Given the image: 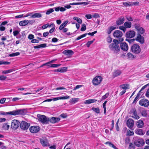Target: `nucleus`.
Returning <instances> with one entry per match:
<instances>
[{
	"mask_svg": "<svg viewBox=\"0 0 149 149\" xmlns=\"http://www.w3.org/2000/svg\"><path fill=\"white\" fill-rule=\"evenodd\" d=\"M26 113V110L24 109H19L16 110L5 112L0 111V114L1 115H10L13 116L24 115Z\"/></svg>",
	"mask_w": 149,
	"mask_h": 149,
	"instance_id": "nucleus-1",
	"label": "nucleus"
},
{
	"mask_svg": "<svg viewBox=\"0 0 149 149\" xmlns=\"http://www.w3.org/2000/svg\"><path fill=\"white\" fill-rule=\"evenodd\" d=\"M118 40L114 39L113 40V43L111 44L109 46V47L110 49L113 51L115 53H117L120 50L119 46L117 43Z\"/></svg>",
	"mask_w": 149,
	"mask_h": 149,
	"instance_id": "nucleus-2",
	"label": "nucleus"
},
{
	"mask_svg": "<svg viewBox=\"0 0 149 149\" xmlns=\"http://www.w3.org/2000/svg\"><path fill=\"white\" fill-rule=\"evenodd\" d=\"M38 120L43 124H47L49 120V118H47L46 116L40 114L37 115Z\"/></svg>",
	"mask_w": 149,
	"mask_h": 149,
	"instance_id": "nucleus-3",
	"label": "nucleus"
},
{
	"mask_svg": "<svg viewBox=\"0 0 149 149\" xmlns=\"http://www.w3.org/2000/svg\"><path fill=\"white\" fill-rule=\"evenodd\" d=\"M113 35L114 38L119 39V41L122 42L124 40L123 38H121L123 35V33L120 30H116L113 32Z\"/></svg>",
	"mask_w": 149,
	"mask_h": 149,
	"instance_id": "nucleus-4",
	"label": "nucleus"
},
{
	"mask_svg": "<svg viewBox=\"0 0 149 149\" xmlns=\"http://www.w3.org/2000/svg\"><path fill=\"white\" fill-rule=\"evenodd\" d=\"M134 139L135 140L134 141V143L137 146H141L144 145L145 142L142 139L136 137Z\"/></svg>",
	"mask_w": 149,
	"mask_h": 149,
	"instance_id": "nucleus-5",
	"label": "nucleus"
},
{
	"mask_svg": "<svg viewBox=\"0 0 149 149\" xmlns=\"http://www.w3.org/2000/svg\"><path fill=\"white\" fill-rule=\"evenodd\" d=\"M102 80V78L101 76H97L93 79L92 83L94 86H97L100 84Z\"/></svg>",
	"mask_w": 149,
	"mask_h": 149,
	"instance_id": "nucleus-6",
	"label": "nucleus"
},
{
	"mask_svg": "<svg viewBox=\"0 0 149 149\" xmlns=\"http://www.w3.org/2000/svg\"><path fill=\"white\" fill-rule=\"evenodd\" d=\"M131 50L135 54H139L141 51L140 47L136 44L133 45L131 47Z\"/></svg>",
	"mask_w": 149,
	"mask_h": 149,
	"instance_id": "nucleus-7",
	"label": "nucleus"
},
{
	"mask_svg": "<svg viewBox=\"0 0 149 149\" xmlns=\"http://www.w3.org/2000/svg\"><path fill=\"white\" fill-rule=\"evenodd\" d=\"M19 125L20 123L19 121L15 119L12 121L11 127L12 129L16 130L18 128Z\"/></svg>",
	"mask_w": 149,
	"mask_h": 149,
	"instance_id": "nucleus-8",
	"label": "nucleus"
},
{
	"mask_svg": "<svg viewBox=\"0 0 149 149\" xmlns=\"http://www.w3.org/2000/svg\"><path fill=\"white\" fill-rule=\"evenodd\" d=\"M30 126V124L24 121H22L20 123V127L21 128L24 130H27Z\"/></svg>",
	"mask_w": 149,
	"mask_h": 149,
	"instance_id": "nucleus-9",
	"label": "nucleus"
},
{
	"mask_svg": "<svg viewBox=\"0 0 149 149\" xmlns=\"http://www.w3.org/2000/svg\"><path fill=\"white\" fill-rule=\"evenodd\" d=\"M139 104L141 106L145 107H148L149 105L148 100L146 99H143L140 100L139 102Z\"/></svg>",
	"mask_w": 149,
	"mask_h": 149,
	"instance_id": "nucleus-10",
	"label": "nucleus"
},
{
	"mask_svg": "<svg viewBox=\"0 0 149 149\" xmlns=\"http://www.w3.org/2000/svg\"><path fill=\"white\" fill-rule=\"evenodd\" d=\"M29 130L31 132L35 133L38 132L40 130V128L38 126H31Z\"/></svg>",
	"mask_w": 149,
	"mask_h": 149,
	"instance_id": "nucleus-11",
	"label": "nucleus"
},
{
	"mask_svg": "<svg viewBox=\"0 0 149 149\" xmlns=\"http://www.w3.org/2000/svg\"><path fill=\"white\" fill-rule=\"evenodd\" d=\"M135 28L136 29L138 33L140 34H143L145 32V30L143 28L141 27L140 25L138 24H135L134 25Z\"/></svg>",
	"mask_w": 149,
	"mask_h": 149,
	"instance_id": "nucleus-12",
	"label": "nucleus"
},
{
	"mask_svg": "<svg viewBox=\"0 0 149 149\" xmlns=\"http://www.w3.org/2000/svg\"><path fill=\"white\" fill-rule=\"evenodd\" d=\"M40 141L42 145L43 146H49V143L46 137H43L40 140Z\"/></svg>",
	"mask_w": 149,
	"mask_h": 149,
	"instance_id": "nucleus-13",
	"label": "nucleus"
},
{
	"mask_svg": "<svg viewBox=\"0 0 149 149\" xmlns=\"http://www.w3.org/2000/svg\"><path fill=\"white\" fill-rule=\"evenodd\" d=\"M135 35V32L133 30H131L127 32L126 33L125 36L127 38H132Z\"/></svg>",
	"mask_w": 149,
	"mask_h": 149,
	"instance_id": "nucleus-14",
	"label": "nucleus"
},
{
	"mask_svg": "<svg viewBox=\"0 0 149 149\" xmlns=\"http://www.w3.org/2000/svg\"><path fill=\"white\" fill-rule=\"evenodd\" d=\"M127 127L130 129H131L134 126V122L133 120L131 119H129L127 122Z\"/></svg>",
	"mask_w": 149,
	"mask_h": 149,
	"instance_id": "nucleus-15",
	"label": "nucleus"
},
{
	"mask_svg": "<svg viewBox=\"0 0 149 149\" xmlns=\"http://www.w3.org/2000/svg\"><path fill=\"white\" fill-rule=\"evenodd\" d=\"M60 120V118L58 117H52L49 118V121L52 123H58Z\"/></svg>",
	"mask_w": 149,
	"mask_h": 149,
	"instance_id": "nucleus-16",
	"label": "nucleus"
},
{
	"mask_svg": "<svg viewBox=\"0 0 149 149\" xmlns=\"http://www.w3.org/2000/svg\"><path fill=\"white\" fill-rule=\"evenodd\" d=\"M136 40L141 44H143L144 42V38L142 37L139 33L138 34Z\"/></svg>",
	"mask_w": 149,
	"mask_h": 149,
	"instance_id": "nucleus-17",
	"label": "nucleus"
},
{
	"mask_svg": "<svg viewBox=\"0 0 149 149\" xmlns=\"http://www.w3.org/2000/svg\"><path fill=\"white\" fill-rule=\"evenodd\" d=\"M121 49L123 51H127L128 50V47L126 42H123L120 44Z\"/></svg>",
	"mask_w": 149,
	"mask_h": 149,
	"instance_id": "nucleus-18",
	"label": "nucleus"
},
{
	"mask_svg": "<svg viewBox=\"0 0 149 149\" xmlns=\"http://www.w3.org/2000/svg\"><path fill=\"white\" fill-rule=\"evenodd\" d=\"M69 96L67 95L65 96L56 97L52 99V101H56L59 100H65L69 98Z\"/></svg>",
	"mask_w": 149,
	"mask_h": 149,
	"instance_id": "nucleus-19",
	"label": "nucleus"
},
{
	"mask_svg": "<svg viewBox=\"0 0 149 149\" xmlns=\"http://www.w3.org/2000/svg\"><path fill=\"white\" fill-rule=\"evenodd\" d=\"M125 18L124 17H120L116 21V23L117 25H120L122 24L124 22Z\"/></svg>",
	"mask_w": 149,
	"mask_h": 149,
	"instance_id": "nucleus-20",
	"label": "nucleus"
},
{
	"mask_svg": "<svg viewBox=\"0 0 149 149\" xmlns=\"http://www.w3.org/2000/svg\"><path fill=\"white\" fill-rule=\"evenodd\" d=\"M122 72L120 70H116L114 71L113 74V77L114 78L120 76Z\"/></svg>",
	"mask_w": 149,
	"mask_h": 149,
	"instance_id": "nucleus-21",
	"label": "nucleus"
},
{
	"mask_svg": "<svg viewBox=\"0 0 149 149\" xmlns=\"http://www.w3.org/2000/svg\"><path fill=\"white\" fill-rule=\"evenodd\" d=\"M63 53L66 55H72L74 52L71 50L67 49L63 51Z\"/></svg>",
	"mask_w": 149,
	"mask_h": 149,
	"instance_id": "nucleus-22",
	"label": "nucleus"
},
{
	"mask_svg": "<svg viewBox=\"0 0 149 149\" xmlns=\"http://www.w3.org/2000/svg\"><path fill=\"white\" fill-rule=\"evenodd\" d=\"M42 15L40 13H36L33 14L32 16H31L30 18H39L41 17Z\"/></svg>",
	"mask_w": 149,
	"mask_h": 149,
	"instance_id": "nucleus-23",
	"label": "nucleus"
},
{
	"mask_svg": "<svg viewBox=\"0 0 149 149\" xmlns=\"http://www.w3.org/2000/svg\"><path fill=\"white\" fill-rule=\"evenodd\" d=\"M29 23V21L28 20H24L22 21L19 22V25L21 26H25L27 25Z\"/></svg>",
	"mask_w": 149,
	"mask_h": 149,
	"instance_id": "nucleus-24",
	"label": "nucleus"
},
{
	"mask_svg": "<svg viewBox=\"0 0 149 149\" xmlns=\"http://www.w3.org/2000/svg\"><path fill=\"white\" fill-rule=\"evenodd\" d=\"M137 126L138 127L142 128L143 126V122L141 120H139L136 123Z\"/></svg>",
	"mask_w": 149,
	"mask_h": 149,
	"instance_id": "nucleus-25",
	"label": "nucleus"
},
{
	"mask_svg": "<svg viewBox=\"0 0 149 149\" xmlns=\"http://www.w3.org/2000/svg\"><path fill=\"white\" fill-rule=\"evenodd\" d=\"M69 21L68 20L65 21L60 26L59 29L60 30H61L66 26L67 24L68 23Z\"/></svg>",
	"mask_w": 149,
	"mask_h": 149,
	"instance_id": "nucleus-26",
	"label": "nucleus"
},
{
	"mask_svg": "<svg viewBox=\"0 0 149 149\" xmlns=\"http://www.w3.org/2000/svg\"><path fill=\"white\" fill-rule=\"evenodd\" d=\"M135 133L136 134L140 135H143L144 134V133L143 132L141 129H138L136 130Z\"/></svg>",
	"mask_w": 149,
	"mask_h": 149,
	"instance_id": "nucleus-27",
	"label": "nucleus"
},
{
	"mask_svg": "<svg viewBox=\"0 0 149 149\" xmlns=\"http://www.w3.org/2000/svg\"><path fill=\"white\" fill-rule=\"evenodd\" d=\"M55 26V25L54 23H52L50 24H49L47 23L43 25L42 26V29H45L47 27H51L52 26L54 27Z\"/></svg>",
	"mask_w": 149,
	"mask_h": 149,
	"instance_id": "nucleus-28",
	"label": "nucleus"
},
{
	"mask_svg": "<svg viewBox=\"0 0 149 149\" xmlns=\"http://www.w3.org/2000/svg\"><path fill=\"white\" fill-rule=\"evenodd\" d=\"M97 100L95 99H89L85 101L84 103L87 104H89L91 103L95 102Z\"/></svg>",
	"mask_w": 149,
	"mask_h": 149,
	"instance_id": "nucleus-29",
	"label": "nucleus"
},
{
	"mask_svg": "<svg viewBox=\"0 0 149 149\" xmlns=\"http://www.w3.org/2000/svg\"><path fill=\"white\" fill-rule=\"evenodd\" d=\"M47 47V44L45 43L42 44L37 46H34L33 48L34 49L44 48Z\"/></svg>",
	"mask_w": 149,
	"mask_h": 149,
	"instance_id": "nucleus-30",
	"label": "nucleus"
},
{
	"mask_svg": "<svg viewBox=\"0 0 149 149\" xmlns=\"http://www.w3.org/2000/svg\"><path fill=\"white\" fill-rule=\"evenodd\" d=\"M132 115V117L136 119H138L140 118V117L137 115L136 111L135 110H133Z\"/></svg>",
	"mask_w": 149,
	"mask_h": 149,
	"instance_id": "nucleus-31",
	"label": "nucleus"
},
{
	"mask_svg": "<svg viewBox=\"0 0 149 149\" xmlns=\"http://www.w3.org/2000/svg\"><path fill=\"white\" fill-rule=\"evenodd\" d=\"M116 27L111 26L108 29L107 31V33L108 34H110L111 31L113 30L116 29Z\"/></svg>",
	"mask_w": 149,
	"mask_h": 149,
	"instance_id": "nucleus-32",
	"label": "nucleus"
},
{
	"mask_svg": "<svg viewBox=\"0 0 149 149\" xmlns=\"http://www.w3.org/2000/svg\"><path fill=\"white\" fill-rule=\"evenodd\" d=\"M124 25L126 28H130L132 26V23L130 22H126L124 23Z\"/></svg>",
	"mask_w": 149,
	"mask_h": 149,
	"instance_id": "nucleus-33",
	"label": "nucleus"
},
{
	"mask_svg": "<svg viewBox=\"0 0 149 149\" xmlns=\"http://www.w3.org/2000/svg\"><path fill=\"white\" fill-rule=\"evenodd\" d=\"M79 100V98H72L70 100V102L72 104H74L78 102Z\"/></svg>",
	"mask_w": 149,
	"mask_h": 149,
	"instance_id": "nucleus-34",
	"label": "nucleus"
},
{
	"mask_svg": "<svg viewBox=\"0 0 149 149\" xmlns=\"http://www.w3.org/2000/svg\"><path fill=\"white\" fill-rule=\"evenodd\" d=\"M126 56L130 60H132L134 58V55L130 52L127 53Z\"/></svg>",
	"mask_w": 149,
	"mask_h": 149,
	"instance_id": "nucleus-35",
	"label": "nucleus"
},
{
	"mask_svg": "<svg viewBox=\"0 0 149 149\" xmlns=\"http://www.w3.org/2000/svg\"><path fill=\"white\" fill-rule=\"evenodd\" d=\"M123 4L126 7L132 6V2L129 1L124 2L123 3Z\"/></svg>",
	"mask_w": 149,
	"mask_h": 149,
	"instance_id": "nucleus-36",
	"label": "nucleus"
},
{
	"mask_svg": "<svg viewBox=\"0 0 149 149\" xmlns=\"http://www.w3.org/2000/svg\"><path fill=\"white\" fill-rule=\"evenodd\" d=\"M14 71L13 69H9L3 71L2 73L3 74H7L12 72Z\"/></svg>",
	"mask_w": 149,
	"mask_h": 149,
	"instance_id": "nucleus-37",
	"label": "nucleus"
},
{
	"mask_svg": "<svg viewBox=\"0 0 149 149\" xmlns=\"http://www.w3.org/2000/svg\"><path fill=\"white\" fill-rule=\"evenodd\" d=\"M73 19L76 20L77 22L79 24H81L82 23V20L79 17H74Z\"/></svg>",
	"mask_w": 149,
	"mask_h": 149,
	"instance_id": "nucleus-38",
	"label": "nucleus"
},
{
	"mask_svg": "<svg viewBox=\"0 0 149 149\" xmlns=\"http://www.w3.org/2000/svg\"><path fill=\"white\" fill-rule=\"evenodd\" d=\"M92 110L97 113H100V110L98 108H95L93 107L92 108Z\"/></svg>",
	"mask_w": 149,
	"mask_h": 149,
	"instance_id": "nucleus-39",
	"label": "nucleus"
},
{
	"mask_svg": "<svg viewBox=\"0 0 149 149\" xmlns=\"http://www.w3.org/2000/svg\"><path fill=\"white\" fill-rule=\"evenodd\" d=\"M20 54V53L19 52H17L14 53H12L10 54L9 55V56L10 57H14L19 55Z\"/></svg>",
	"mask_w": 149,
	"mask_h": 149,
	"instance_id": "nucleus-40",
	"label": "nucleus"
},
{
	"mask_svg": "<svg viewBox=\"0 0 149 149\" xmlns=\"http://www.w3.org/2000/svg\"><path fill=\"white\" fill-rule=\"evenodd\" d=\"M142 116L143 117H146L147 115L146 111L145 109H143L141 112Z\"/></svg>",
	"mask_w": 149,
	"mask_h": 149,
	"instance_id": "nucleus-41",
	"label": "nucleus"
},
{
	"mask_svg": "<svg viewBox=\"0 0 149 149\" xmlns=\"http://www.w3.org/2000/svg\"><path fill=\"white\" fill-rule=\"evenodd\" d=\"M54 10L53 8H50L46 12V15H49L51 13L53 12Z\"/></svg>",
	"mask_w": 149,
	"mask_h": 149,
	"instance_id": "nucleus-42",
	"label": "nucleus"
},
{
	"mask_svg": "<svg viewBox=\"0 0 149 149\" xmlns=\"http://www.w3.org/2000/svg\"><path fill=\"white\" fill-rule=\"evenodd\" d=\"M19 31H17V30L15 31H13V33L14 36H16V38H20V37L19 36V37H18V36H17L19 34Z\"/></svg>",
	"mask_w": 149,
	"mask_h": 149,
	"instance_id": "nucleus-43",
	"label": "nucleus"
},
{
	"mask_svg": "<svg viewBox=\"0 0 149 149\" xmlns=\"http://www.w3.org/2000/svg\"><path fill=\"white\" fill-rule=\"evenodd\" d=\"M119 86L121 88L125 90L127 88L128 86L127 84H123L120 85Z\"/></svg>",
	"mask_w": 149,
	"mask_h": 149,
	"instance_id": "nucleus-44",
	"label": "nucleus"
},
{
	"mask_svg": "<svg viewBox=\"0 0 149 149\" xmlns=\"http://www.w3.org/2000/svg\"><path fill=\"white\" fill-rule=\"evenodd\" d=\"M127 135L128 136H131L134 134L133 131H130V130H127Z\"/></svg>",
	"mask_w": 149,
	"mask_h": 149,
	"instance_id": "nucleus-45",
	"label": "nucleus"
},
{
	"mask_svg": "<svg viewBox=\"0 0 149 149\" xmlns=\"http://www.w3.org/2000/svg\"><path fill=\"white\" fill-rule=\"evenodd\" d=\"M87 35V34H84L81 35L79 36H78L76 39V40H79L81 38L86 37Z\"/></svg>",
	"mask_w": 149,
	"mask_h": 149,
	"instance_id": "nucleus-46",
	"label": "nucleus"
},
{
	"mask_svg": "<svg viewBox=\"0 0 149 149\" xmlns=\"http://www.w3.org/2000/svg\"><path fill=\"white\" fill-rule=\"evenodd\" d=\"M109 93H106L103 96L101 99V100H103L107 98L109 96Z\"/></svg>",
	"mask_w": 149,
	"mask_h": 149,
	"instance_id": "nucleus-47",
	"label": "nucleus"
},
{
	"mask_svg": "<svg viewBox=\"0 0 149 149\" xmlns=\"http://www.w3.org/2000/svg\"><path fill=\"white\" fill-rule=\"evenodd\" d=\"M10 125L7 123H4L3 125V127L6 130H8L9 128Z\"/></svg>",
	"mask_w": 149,
	"mask_h": 149,
	"instance_id": "nucleus-48",
	"label": "nucleus"
},
{
	"mask_svg": "<svg viewBox=\"0 0 149 149\" xmlns=\"http://www.w3.org/2000/svg\"><path fill=\"white\" fill-rule=\"evenodd\" d=\"M86 29V25L84 24H83L82 25V27L81 29V31H84Z\"/></svg>",
	"mask_w": 149,
	"mask_h": 149,
	"instance_id": "nucleus-49",
	"label": "nucleus"
},
{
	"mask_svg": "<svg viewBox=\"0 0 149 149\" xmlns=\"http://www.w3.org/2000/svg\"><path fill=\"white\" fill-rule=\"evenodd\" d=\"M7 78L6 76L4 75H0V80L4 81Z\"/></svg>",
	"mask_w": 149,
	"mask_h": 149,
	"instance_id": "nucleus-50",
	"label": "nucleus"
},
{
	"mask_svg": "<svg viewBox=\"0 0 149 149\" xmlns=\"http://www.w3.org/2000/svg\"><path fill=\"white\" fill-rule=\"evenodd\" d=\"M83 86V85H77V86H75V87H74V88L73 90L75 91L77 89H78L81 87Z\"/></svg>",
	"mask_w": 149,
	"mask_h": 149,
	"instance_id": "nucleus-51",
	"label": "nucleus"
},
{
	"mask_svg": "<svg viewBox=\"0 0 149 149\" xmlns=\"http://www.w3.org/2000/svg\"><path fill=\"white\" fill-rule=\"evenodd\" d=\"M119 29L120 30L123 31L124 33H125L126 31V27L125 26H120L119 27Z\"/></svg>",
	"mask_w": 149,
	"mask_h": 149,
	"instance_id": "nucleus-52",
	"label": "nucleus"
},
{
	"mask_svg": "<svg viewBox=\"0 0 149 149\" xmlns=\"http://www.w3.org/2000/svg\"><path fill=\"white\" fill-rule=\"evenodd\" d=\"M93 40L88 41L86 44L87 47H90V45L93 43Z\"/></svg>",
	"mask_w": 149,
	"mask_h": 149,
	"instance_id": "nucleus-53",
	"label": "nucleus"
},
{
	"mask_svg": "<svg viewBox=\"0 0 149 149\" xmlns=\"http://www.w3.org/2000/svg\"><path fill=\"white\" fill-rule=\"evenodd\" d=\"M97 31H94V32H92V33L89 32L88 33H85V34H87V35H90L91 36H94V35L96 33H97Z\"/></svg>",
	"mask_w": 149,
	"mask_h": 149,
	"instance_id": "nucleus-54",
	"label": "nucleus"
},
{
	"mask_svg": "<svg viewBox=\"0 0 149 149\" xmlns=\"http://www.w3.org/2000/svg\"><path fill=\"white\" fill-rule=\"evenodd\" d=\"M112 38L109 36H108L107 39V41L108 43H111L112 41Z\"/></svg>",
	"mask_w": 149,
	"mask_h": 149,
	"instance_id": "nucleus-55",
	"label": "nucleus"
},
{
	"mask_svg": "<svg viewBox=\"0 0 149 149\" xmlns=\"http://www.w3.org/2000/svg\"><path fill=\"white\" fill-rule=\"evenodd\" d=\"M61 64H51V67L56 68L60 66Z\"/></svg>",
	"mask_w": 149,
	"mask_h": 149,
	"instance_id": "nucleus-56",
	"label": "nucleus"
},
{
	"mask_svg": "<svg viewBox=\"0 0 149 149\" xmlns=\"http://www.w3.org/2000/svg\"><path fill=\"white\" fill-rule=\"evenodd\" d=\"M139 95L138 94L135 97V99H134V101H133V103H136V102L137 101V100H138V99L139 97Z\"/></svg>",
	"mask_w": 149,
	"mask_h": 149,
	"instance_id": "nucleus-57",
	"label": "nucleus"
},
{
	"mask_svg": "<svg viewBox=\"0 0 149 149\" xmlns=\"http://www.w3.org/2000/svg\"><path fill=\"white\" fill-rule=\"evenodd\" d=\"M33 13H27L25 15H24L23 17H27L29 16H31L32 15V14Z\"/></svg>",
	"mask_w": 149,
	"mask_h": 149,
	"instance_id": "nucleus-58",
	"label": "nucleus"
},
{
	"mask_svg": "<svg viewBox=\"0 0 149 149\" xmlns=\"http://www.w3.org/2000/svg\"><path fill=\"white\" fill-rule=\"evenodd\" d=\"M112 123L111 125V127L110 129V130L111 131L113 130V128L114 127V121L113 120H112L111 121Z\"/></svg>",
	"mask_w": 149,
	"mask_h": 149,
	"instance_id": "nucleus-59",
	"label": "nucleus"
},
{
	"mask_svg": "<svg viewBox=\"0 0 149 149\" xmlns=\"http://www.w3.org/2000/svg\"><path fill=\"white\" fill-rule=\"evenodd\" d=\"M31 42L32 43H38L39 40L35 39H33L31 40Z\"/></svg>",
	"mask_w": 149,
	"mask_h": 149,
	"instance_id": "nucleus-60",
	"label": "nucleus"
},
{
	"mask_svg": "<svg viewBox=\"0 0 149 149\" xmlns=\"http://www.w3.org/2000/svg\"><path fill=\"white\" fill-rule=\"evenodd\" d=\"M34 37V35L31 34H29L28 36V38L30 40H32Z\"/></svg>",
	"mask_w": 149,
	"mask_h": 149,
	"instance_id": "nucleus-61",
	"label": "nucleus"
},
{
	"mask_svg": "<svg viewBox=\"0 0 149 149\" xmlns=\"http://www.w3.org/2000/svg\"><path fill=\"white\" fill-rule=\"evenodd\" d=\"M60 116L61 117L64 118H65L67 117V114L64 113L61 114Z\"/></svg>",
	"mask_w": 149,
	"mask_h": 149,
	"instance_id": "nucleus-62",
	"label": "nucleus"
},
{
	"mask_svg": "<svg viewBox=\"0 0 149 149\" xmlns=\"http://www.w3.org/2000/svg\"><path fill=\"white\" fill-rule=\"evenodd\" d=\"M6 100V98H3L0 100V103L1 104H3L4 103Z\"/></svg>",
	"mask_w": 149,
	"mask_h": 149,
	"instance_id": "nucleus-63",
	"label": "nucleus"
},
{
	"mask_svg": "<svg viewBox=\"0 0 149 149\" xmlns=\"http://www.w3.org/2000/svg\"><path fill=\"white\" fill-rule=\"evenodd\" d=\"M58 39L56 38H53L52 39V41L53 42H57Z\"/></svg>",
	"mask_w": 149,
	"mask_h": 149,
	"instance_id": "nucleus-64",
	"label": "nucleus"
}]
</instances>
